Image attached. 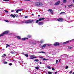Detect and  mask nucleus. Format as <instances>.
I'll return each instance as SVG.
<instances>
[{"mask_svg": "<svg viewBox=\"0 0 74 74\" xmlns=\"http://www.w3.org/2000/svg\"><path fill=\"white\" fill-rule=\"evenodd\" d=\"M44 19H45V18H44V17L42 18H39L38 20L39 21H42V20H44Z\"/></svg>", "mask_w": 74, "mask_h": 74, "instance_id": "nucleus-9", "label": "nucleus"}, {"mask_svg": "<svg viewBox=\"0 0 74 74\" xmlns=\"http://www.w3.org/2000/svg\"><path fill=\"white\" fill-rule=\"evenodd\" d=\"M10 16H12L13 18H15V16L13 14H11Z\"/></svg>", "mask_w": 74, "mask_h": 74, "instance_id": "nucleus-17", "label": "nucleus"}, {"mask_svg": "<svg viewBox=\"0 0 74 74\" xmlns=\"http://www.w3.org/2000/svg\"><path fill=\"white\" fill-rule=\"evenodd\" d=\"M42 60H43L44 61L45 60H48V59L44 58L42 59Z\"/></svg>", "mask_w": 74, "mask_h": 74, "instance_id": "nucleus-16", "label": "nucleus"}, {"mask_svg": "<svg viewBox=\"0 0 74 74\" xmlns=\"http://www.w3.org/2000/svg\"><path fill=\"white\" fill-rule=\"evenodd\" d=\"M12 63H10L9 64V65L10 66H12Z\"/></svg>", "mask_w": 74, "mask_h": 74, "instance_id": "nucleus-30", "label": "nucleus"}, {"mask_svg": "<svg viewBox=\"0 0 74 74\" xmlns=\"http://www.w3.org/2000/svg\"><path fill=\"white\" fill-rule=\"evenodd\" d=\"M58 60H56V62L58 63Z\"/></svg>", "mask_w": 74, "mask_h": 74, "instance_id": "nucleus-48", "label": "nucleus"}, {"mask_svg": "<svg viewBox=\"0 0 74 74\" xmlns=\"http://www.w3.org/2000/svg\"><path fill=\"white\" fill-rule=\"evenodd\" d=\"M38 16H39V17L40 16V15H38Z\"/></svg>", "mask_w": 74, "mask_h": 74, "instance_id": "nucleus-55", "label": "nucleus"}, {"mask_svg": "<svg viewBox=\"0 0 74 74\" xmlns=\"http://www.w3.org/2000/svg\"><path fill=\"white\" fill-rule=\"evenodd\" d=\"M40 64H41V63H42V62H40Z\"/></svg>", "mask_w": 74, "mask_h": 74, "instance_id": "nucleus-53", "label": "nucleus"}, {"mask_svg": "<svg viewBox=\"0 0 74 74\" xmlns=\"http://www.w3.org/2000/svg\"><path fill=\"white\" fill-rule=\"evenodd\" d=\"M6 45L7 46H8V47H10V45H8V44H6Z\"/></svg>", "mask_w": 74, "mask_h": 74, "instance_id": "nucleus-31", "label": "nucleus"}, {"mask_svg": "<svg viewBox=\"0 0 74 74\" xmlns=\"http://www.w3.org/2000/svg\"><path fill=\"white\" fill-rule=\"evenodd\" d=\"M42 53H45L44 51H42Z\"/></svg>", "mask_w": 74, "mask_h": 74, "instance_id": "nucleus-43", "label": "nucleus"}, {"mask_svg": "<svg viewBox=\"0 0 74 74\" xmlns=\"http://www.w3.org/2000/svg\"><path fill=\"white\" fill-rule=\"evenodd\" d=\"M32 15H34V14H32Z\"/></svg>", "mask_w": 74, "mask_h": 74, "instance_id": "nucleus-57", "label": "nucleus"}, {"mask_svg": "<svg viewBox=\"0 0 74 74\" xmlns=\"http://www.w3.org/2000/svg\"><path fill=\"white\" fill-rule=\"evenodd\" d=\"M57 21H59V22H62V18H60L59 19H57Z\"/></svg>", "mask_w": 74, "mask_h": 74, "instance_id": "nucleus-6", "label": "nucleus"}, {"mask_svg": "<svg viewBox=\"0 0 74 74\" xmlns=\"http://www.w3.org/2000/svg\"><path fill=\"white\" fill-rule=\"evenodd\" d=\"M69 42V41H68L66 42H64V43H63V44H67V43Z\"/></svg>", "mask_w": 74, "mask_h": 74, "instance_id": "nucleus-11", "label": "nucleus"}, {"mask_svg": "<svg viewBox=\"0 0 74 74\" xmlns=\"http://www.w3.org/2000/svg\"><path fill=\"white\" fill-rule=\"evenodd\" d=\"M73 2H74V0H73Z\"/></svg>", "mask_w": 74, "mask_h": 74, "instance_id": "nucleus-63", "label": "nucleus"}, {"mask_svg": "<svg viewBox=\"0 0 74 74\" xmlns=\"http://www.w3.org/2000/svg\"><path fill=\"white\" fill-rule=\"evenodd\" d=\"M17 37L18 39V40H19V39H21V37L19 36H17Z\"/></svg>", "mask_w": 74, "mask_h": 74, "instance_id": "nucleus-18", "label": "nucleus"}, {"mask_svg": "<svg viewBox=\"0 0 74 74\" xmlns=\"http://www.w3.org/2000/svg\"><path fill=\"white\" fill-rule=\"evenodd\" d=\"M3 63L4 64H7V63H8V62H4Z\"/></svg>", "mask_w": 74, "mask_h": 74, "instance_id": "nucleus-22", "label": "nucleus"}, {"mask_svg": "<svg viewBox=\"0 0 74 74\" xmlns=\"http://www.w3.org/2000/svg\"><path fill=\"white\" fill-rule=\"evenodd\" d=\"M65 8H66V6H65Z\"/></svg>", "mask_w": 74, "mask_h": 74, "instance_id": "nucleus-64", "label": "nucleus"}, {"mask_svg": "<svg viewBox=\"0 0 74 74\" xmlns=\"http://www.w3.org/2000/svg\"><path fill=\"white\" fill-rule=\"evenodd\" d=\"M22 54H24V53H22Z\"/></svg>", "mask_w": 74, "mask_h": 74, "instance_id": "nucleus-58", "label": "nucleus"}, {"mask_svg": "<svg viewBox=\"0 0 74 74\" xmlns=\"http://www.w3.org/2000/svg\"><path fill=\"white\" fill-rule=\"evenodd\" d=\"M60 60H61V59H60L59 61V62H60Z\"/></svg>", "mask_w": 74, "mask_h": 74, "instance_id": "nucleus-50", "label": "nucleus"}, {"mask_svg": "<svg viewBox=\"0 0 74 74\" xmlns=\"http://www.w3.org/2000/svg\"><path fill=\"white\" fill-rule=\"evenodd\" d=\"M39 58H40V59H42V58H43V57H42V56H41V57H39Z\"/></svg>", "mask_w": 74, "mask_h": 74, "instance_id": "nucleus-33", "label": "nucleus"}, {"mask_svg": "<svg viewBox=\"0 0 74 74\" xmlns=\"http://www.w3.org/2000/svg\"><path fill=\"white\" fill-rule=\"evenodd\" d=\"M24 55L25 56H28V54H25Z\"/></svg>", "mask_w": 74, "mask_h": 74, "instance_id": "nucleus-32", "label": "nucleus"}, {"mask_svg": "<svg viewBox=\"0 0 74 74\" xmlns=\"http://www.w3.org/2000/svg\"><path fill=\"white\" fill-rule=\"evenodd\" d=\"M44 24V23L43 22H39L38 23V25H43Z\"/></svg>", "mask_w": 74, "mask_h": 74, "instance_id": "nucleus-14", "label": "nucleus"}, {"mask_svg": "<svg viewBox=\"0 0 74 74\" xmlns=\"http://www.w3.org/2000/svg\"><path fill=\"white\" fill-rule=\"evenodd\" d=\"M35 4L36 6H37L38 7L39 6H42L43 5L42 3L39 2H36L35 3Z\"/></svg>", "mask_w": 74, "mask_h": 74, "instance_id": "nucleus-1", "label": "nucleus"}, {"mask_svg": "<svg viewBox=\"0 0 74 74\" xmlns=\"http://www.w3.org/2000/svg\"><path fill=\"white\" fill-rule=\"evenodd\" d=\"M62 2L64 3H67V0H63Z\"/></svg>", "mask_w": 74, "mask_h": 74, "instance_id": "nucleus-12", "label": "nucleus"}, {"mask_svg": "<svg viewBox=\"0 0 74 74\" xmlns=\"http://www.w3.org/2000/svg\"><path fill=\"white\" fill-rule=\"evenodd\" d=\"M48 69H51V67L49 66L48 67Z\"/></svg>", "mask_w": 74, "mask_h": 74, "instance_id": "nucleus-37", "label": "nucleus"}, {"mask_svg": "<svg viewBox=\"0 0 74 74\" xmlns=\"http://www.w3.org/2000/svg\"><path fill=\"white\" fill-rule=\"evenodd\" d=\"M63 13H64V12H62L60 13V14H63Z\"/></svg>", "mask_w": 74, "mask_h": 74, "instance_id": "nucleus-39", "label": "nucleus"}, {"mask_svg": "<svg viewBox=\"0 0 74 74\" xmlns=\"http://www.w3.org/2000/svg\"><path fill=\"white\" fill-rule=\"evenodd\" d=\"M27 40V38H22V40Z\"/></svg>", "mask_w": 74, "mask_h": 74, "instance_id": "nucleus-13", "label": "nucleus"}, {"mask_svg": "<svg viewBox=\"0 0 74 74\" xmlns=\"http://www.w3.org/2000/svg\"><path fill=\"white\" fill-rule=\"evenodd\" d=\"M3 55H4L5 56H6L5 54H4Z\"/></svg>", "mask_w": 74, "mask_h": 74, "instance_id": "nucleus-59", "label": "nucleus"}, {"mask_svg": "<svg viewBox=\"0 0 74 74\" xmlns=\"http://www.w3.org/2000/svg\"><path fill=\"white\" fill-rule=\"evenodd\" d=\"M9 32V31H6L3 32L2 34H1L0 35V37H1V36H3L4 34H8Z\"/></svg>", "mask_w": 74, "mask_h": 74, "instance_id": "nucleus-2", "label": "nucleus"}, {"mask_svg": "<svg viewBox=\"0 0 74 74\" xmlns=\"http://www.w3.org/2000/svg\"><path fill=\"white\" fill-rule=\"evenodd\" d=\"M55 46H56L58 45H59V42H56L55 44H54Z\"/></svg>", "mask_w": 74, "mask_h": 74, "instance_id": "nucleus-5", "label": "nucleus"}, {"mask_svg": "<svg viewBox=\"0 0 74 74\" xmlns=\"http://www.w3.org/2000/svg\"><path fill=\"white\" fill-rule=\"evenodd\" d=\"M48 46H50V45L48 44Z\"/></svg>", "mask_w": 74, "mask_h": 74, "instance_id": "nucleus-56", "label": "nucleus"}, {"mask_svg": "<svg viewBox=\"0 0 74 74\" xmlns=\"http://www.w3.org/2000/svg\"><path fill=\"white\" fill-rule=\"evenodd\" d=\"M31 44H32L33 45H36V43H34V42H32V41H30L29 42Z\"/></svg>", "mask_w": 74, "mask_h": 74, "instance_id": "nucleus-7", "label": "nucleus"}, {"mask_svg": "<svg viewBox=\"0 0 74 74\" xmlns=\"http://www.w3.org/2000/svg\"><path fill=\"white\" fill-rule=\"evenodd\" d=\"M28 16H25V18H28Z\"/></svg>", "mask_w": 74, "mask_h": 74, "instance_id": "nucleus-40", "label": "nucleus"}, {"mask_svg": "<svg viewBox=\"0 0 74 74\" xmlns=\"http://www.w3.org/2000/svg\"><path fill=\"white\" fill-rule=\"evenodd\" d=\"M48 74H52V72H49L48 73Z\"/></svg>", "mask_w": 74, "mask_h": 74, "instance_id": "nucleus-25", "label": "nucleus"}, {"mask_svg": "<svg viewBox=\"0 0 74 74\" xmlns=\"http://www.w3.org/2000/svg\"><path fill=\"white\" fill-rule=\"evenodd\" d=\"M18 11H22L23 10V9H18Z\"/></svg>", "mask_w": 74, "mask_h": 74, "instance_id": "nucleus-28", "label": "nucleus"}, {"mask_svg": "<svg viewBox=\"0 0 74 74\" xmlns=\"http://www.w3.org/2000/svg\"><path fill=\"white\" fill-rule=\"evenodd\" d=\"M7 47H8V46H6V48H7Z\"/></svg>", "mask_w": 74, "mask_h": 74, "instance_id": "nucleus-60", "label": "nucleus"}, {"mask_svg": "<svg viewBox=\"0 0 74 74\" xmlns=\"http://www.w3.org/2000/svg\"><path fill=\"white\" fill-rule=\"evenodd\" d=\"M72 73V71H71L69 73H70V74H71V73Z\"/></svg>", "mask_w": 74, "mask_h": 74, "instance_id": "nucleus-38", "label": "nucleus"}, {"mask_svg": "<svg viewBox=\"0 0 74 74\" xmlns=\"http://www.w3.org/2000/svg\"><path fill=\"white\" fill-rule=\"evenodd\" d=\"M25 1H30L29 0H25Z\"/></svg>", "mask_w": 74, "mask_h": 74, "instance_id": "nucleus-49", "label": "nucleus"}, {"mask_svg": "<svg viewBox=\"0 0 74 74\" xmlns=\"http://www.w3.org/2000/svg\"><path fill=\"white\" fill-rule=\"evenodd\" d=\"M14 10H11V12H14Z\"/></svg>", "mask_w": 74, "mask_h": 74, "instance_id": "nucleus-52", "label": "nucleus"}, {"mask_svg": "<svg viewBox=\"0 0 74 74\" xmlns=\"http://www.w3.org/2000/svg\"><path fill=\"white\" fill-rule=\"evenodd\" d=\"M34 61H35V62H38V61H39V60L38 59H35L34 60Z\"/></svg>", "mask_w": 74, "mask_h": 74, "instance_id": "nucleus-19", "label": "nucleus"}, {"mask_svg": "<svg viewBox=\"0 0 74 74\" xmlns=\"http://www.w3.org/2000/svg\"><path fill=\"white\" fill-rule=\"evenodd\" d=\"M52 70H55V69H54V68H52Z\"/></svg>", "mask_w": 74, "mask_h": 74, "instance_id": "nucleus-46", "label": "nucleus"}, {"mask_svg": "<svg viewBox=\"0 0 74 74\" xmlns=\"http://www.w3.org/2000/svg\"><path fill=\"white\" fill-rule=\"evenodd\" d=\"M26 56V57H28V56Z\"/></svg>", "mask_w": 74, "mask_h": 74, "instance_id": "nucleus-62", "label": "nucleus"}, {"mask_svg": "<svg viewBox=\"0 0 74 74\" xmlns=\"http://www.w3.org/2000/svg\"><path fill=\"white\" fill-rule=\"evenodd\" d=\"M10 53H12V54H13V53H14L13 52H12L11 51V52H10Z\"/></svg>", "mask_w": 74, "mask_h": 74, "instance_id": "nucleus-44", "label": "nucleus"}, {"mask_svg": "<svg viewBox=\"0 0 74 74\" xmlns=\"http://www.w3.org/2000/svg\"><path fill=\"white\" fill-rule=\"evenodd\" d=\"M31 36L30 35H29L28 36V38H30V37H31Z\"/></svg>", "mask_w": 74, "mask_h": 74, "instance_id": "nucleus-27", "label": "nucleus"}, {"mask_svg": "<svg viewBox=\"0 0 74 74\" xmlns=\"http://www.w3.org/2000/svg\"><path fill=\"white\" fill-rule=\"evenodd\" d=\"M60 3V1H58L56 2L54 4V5H59V4Z\"/></svg>", "mask_w": 74, "mask_h": 74, "instance_id": "nucleus-4", "label": "nucleus"}, {"mask_svg": "<svg viewBox=\"0 0 74 74\" xmlns=\"http://www.w3.org/2000/svg\"><path fill=\"white\" fill-rule=\"evenodd\" d=\"M35 68L37 70H38V69H39V67H35Z\"/></svg>", "mask_w": 74, "mask_h": 74, "instance_id": "nucleus-20", "label": "nucleus"}, {"mask_svg": "<svg viewBox=\"0 0 74 74\" xmlns=\"http://www.w3.org/2000/svg\"><path fill=\"white\" fill-rule=\"evenodd\" d=\"M13 60V61H15V60Z\"/></svg>", "mask_w": 74, "mask_h": 74, "instance_id": "nucleus-61", "label": "nucleus"}, {"mask_svg": "<svg viewBox=\"0 0 74 74\" xmlns=\"http://www.w3.org/2000/svg\"><path fill=\"white\" fill-rule=\"evenodd\" d=\"M9 0H3L4 1H9Z\"/></svg>", "mask_w": 74, "mask_h": 74, "instance_id": "nucleus-35", "label": "nucleus"}, {"mask_svg": "<svg viewBox=\"0 0 74 74\" xmlns=\"http://www.w3.org/2000/svg\"><path fill=\"white\" fill-rule=\"evenodd\" d=\"M69 69V66H66L65 67V69Z\"/></svg>", "mask_w": 74, "mask_h": 74, "instance_id": "nucleus-24", "label": "nucleus"}, {"mask_svg": "<svg viewBox=\"0 0 74 74\" xmlns=\"http://www.w3.org/2000/svg\"><path fill=\"white\" fill-rule=\"evenodd\" d=\"M35 58H37L36 57H30V59H34Z\"/></svg>", "mask_w": 74, "mask_h": 74, "instance_id": "nucleus-15", "label": "nucleus"}, {"mask_svg": "<svg viewBox=\"0 0 74 74\" xmlns=\"http://www.w3.org/2000/svg\"><path fill=\"white\" fill-rule=\"evenodd\" d=\"M68 48H69V49H71V48H72V47H68Z\"/></svg>", "mask_w": 74, "mask_h": 74, "instance_id": "nucleus-29", "label": "nucleus"}, {"mask_svg": "<svg viewBox=\"0 0 74 74\" xmlns=\"http://www.w3.org/2000/svg\"><path fill=\"white\" fill-rule=\"evenodd\" d=\"M14 15L16 16V17H17L18 16V15Z\"/></svg>", "mask_w": 74, "mask_h": 74, "instance_id": "nucleus-42", "label": "nucleus"}, {"mask_svg": "<svg viewBox=\"0 0 74 74\" xmlns=\"http://www.w3.org/2000/svg\"><path fill=\"white\" fill-rule=\"evenodd\" d=\"M38 53H42V51H41V52H38Z\"/></svg>", "mask_w": 74, "mask_h": 74, "instance_id": "nucleus-51", "label": "nucleus"}, {"mask_svg": "<svg viewBox=\"0 0 74 74\" xmlns=\"http://www.w3.org/2000/svg\"><path fill=\"white\" fill-rule=\"evenodd\" d=\"M21 23H25V21H22Z\"/></svg>", "mask_w": 74, "mask_h": 74, "instance_id": "nucleus-41", "label": "nucleus"}, {"mask_svg": "<svg viewBox=\"0 0 74 74\" xmlns=\"http://www.w3.org/2000/svg\"><path fill=\"white\" fill-rule=\"evenodd\" d=\"M16 13H18V12H19V11L18 10H16Z\"/></svg>", "mask_w": 74, "mask_h": 74, "instance_id": "nucleus-26", "label": "nucleus"}, {"mask_svg": "<svg viewBox=\"0 0 74 74\" xmlns=\"http://www.w3.org/2000/svg\"><path fill=\"white\" fill-rule=\"evenodd\" d=\"M48 11H49L50 12H51L52 14H53V12H52V9H49L48 10Z\"/></svg>", "mask_w": 74, "mask_h": 74, "instance_id": "nucleus-10", "label": "nucleus"}, {"mask_svg": "<svg viewBox=\"0 0 74 74\" xmlns=\"http://www.w3.org/2000/svg\"><path fill=\"white\" fill-rule=\"evenodd\" d=\"M4 11H5V12H7V13H8V11L6 10H4Z\"/></svg>", "mask_w": 74, "mask_h": 74, "instance_id": "nucleus-23", "label": "nucleus"}, {"mask_svg": "<svg viewBox=\"0 0 74 74\" xmlns=\"http://www.w3.org/2000/svg\"><path fill=\"white\" fill-rule=\"evenodd\" d=\"M5 22H9V21H8L7 20H5Z\"/></svg>", "mask_w": 74, "mask_h": 74, "instance_id": "nucleus-34", "label": "nucleus"}, {"mask_svg": "<svg viewBox=\"0 0 74 74\" xmlns=\"http://www.w3.org/2000/svg\"><path fill=\"white\" fill-rule=\"evenodd\" d=\"M39 21L38 20H37L36 21V23H38V21Z\"/></svg>", "mask_w": 74, "mask_h": 74, "instance_id": "nucleus-36", "label": "nucleus"}, {"mask_svg": "<svg viewBox=\"0 0 74 74\" xmlns=\"http://www.w3.org/2000/svg\"><path fill=\"white\" fill-rule=\"evenodd\" d=\"M34 20H28L25 21V23H32L33 22Z\"/></svg>", "mask_w": 74, "mask_h": 74, "instance_id": "nucleus-3", "label": "nucleus"}, {"mask_svg": "<svg viewBox=\"0 0 74 74\" xmlns=\"http://www.w3.org/2000/svg\"><path fill=\"white\" fill-rule=\"evenodd\" d=\"M18 63H21V62L18 61Z\"/></svg>", "mask_w": 74, "mask_h": 74, "instance_id": "nucleus-54", "label": "nucleus"}, {"mask_svg": "<svg viewBox=\"0 0 74 74\" xmlns=\"http://www.w3.org/2000/svg\"><path fill=\"white\" fill-rule=\"evenodd\" d=\"M45 47H46V44H45V45H43L41 47V48H42V49H43L44 48H45Z\"/></svg>", "mask_w": 74, "mask_h": 74, "instance_id": "nucleus-8", "label": "nucleus"}, {"mask_svg": "<svg viewBox=\"0 0 74 74\" xmlns=\"http://www.w3.org/2000/svg\"><path fill=\"white\" fill-rule=\"evenodd\" d=\"M68 7H72V6H73V5L71 4V5H68Z\"/></svg>", "mask_w": 74, "mask_h": 74, "instance_id": "nucleus-21", "label": "nucleus"}, {"mask_svg": "<svg viewBox=\"0 0 74 74\" xmlns=\"http://www.w3.org/2000/svg\"><path fill=\"white\" fill-rule=\"evenodd\" d=\"M57 73H58V72H56L55 73V74H56Z\"/></svg>", "mask_w": 74, "mask_h": 74, "instance_id": "nucleus-47", "label": "nucleus"}, {"mask_svg": "<svg viewBox=\"0 0 74 74\" xmlns=\"http://www.w3.org/2000/svg\"><path fill=\"white\" fill-rule=\"evenodd\" d=\"M40 42H41V43H43V41H41Z\"/></svg>", "mask_w": 74, "mask_h": 74, "instance_id": "nucleus-45", "label": "nucleus"}]
</instances>
